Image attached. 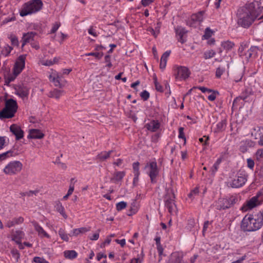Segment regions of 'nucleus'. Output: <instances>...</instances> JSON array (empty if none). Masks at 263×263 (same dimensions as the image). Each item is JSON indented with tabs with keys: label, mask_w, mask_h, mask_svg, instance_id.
Returning a JSON list of instances; mask_svg holds the SVG:
<instances>
[{
	"label": "nucleus",
	"mask_w": 263,
	"mask_h": 263,
	"mask_svg": "<svg viewBox=\"0 0 263 263\" xmlns=\"http://www.w3.org/2000/svg\"><path fill=\"white\" fill-rule=\"evenodd\" d=\"M263 12V6L259 1L246 4L237 10V24L245 28H248Z\"/></svg>",
	"instance_id": "nucleus-1"
},
{
	"label": "nucleus",
	"mask_w": 263,
	"mask_h": 263,
	"mask_svg": "<svg viewBox=\"0 0 263 263\" xmlns=\"http://www.w3.org/2000/svg\"><path fill=\"white\" fill-rule=\"evenodd\" d=\"M262 217L260 213L246 215L241 221V229L248 232L259 230L263 225Z\"/></svg>",
	"instance_id": "nucleus-2"
},
{
	"label": "nucleus",
	"mask_w": 263,
	"mask_h": 263,
	"mask_svg": "<svg viewBox=\"0 0 263 263\" xmlns=\"http://www.w3.org/2000/svg\"><path fill=\"white\" fill-rule=\"evenodd\" d=\"M26 55H21L16 60L13 69V73L5 77V85H9V83L13 81L16 77L22 72L25 67Z\"/></svg>",
	"instance_id": "nucleus-3"
},
{
	"label": "nucleus",
	"mask_w": 263,
	"mask_h": 263,
	"mask_svg": "<svg viewBox=\"0 0 263 263\" xmlns=\"http://www.w3.org/2000/svg\"><path fill=\"white\" fill-rule=\"evenodd\" d=\"M41 0H31L24 3L20 11L21 16L35 13L39 11L43 7Z\"/></svg>",
	"instance_id": "nucleus-4"
},
{
	"label": "nucleus",
	"mask_w": 263,
	"mask_h": 263,
	"mask_svg": "<svg viewBox=\"0 0 263 263\" xmlns=\"http://www.w3.org/2000/svg\"><path fill=\"white\" fill-rule=\"evenodd\" d=\"M18 106L17 102L13 99H9L6 101L5 107L0 111V118H11L14 116Z\"/></svg>",
	"instance_id": "nucleus-5"
},
{
	"label": "nucleus",
	"mask_w": 263,
	"mask_h": 263,
	"mask_svg": "<svg viewBox=\"0 0 263 263\" xmlns=\"http://www.w3.org/2000/svg\"><path fill=\"white\" fill-rule=\"evenodd\" d=\"M175 198V196L173 189H168L164 198L165 206L167 209L168 212L172 215L176 213L177 211L176 205L174 202Z\"/></svg>",
	"instance_id": "nucleus-6"
},
{
	"label": "nucleus",
	"mask_w": 263,
	"mask_h": 263,
	"mask_svg": "<svg viewBox=\"0 0 263 263\" xmlns=\"http://www.w3.org/2000/svg\"><path fill=\"white\" fill-rule=\"evenodd\" d=\"M22 167L23 164L20 161H11L4 168L3 172L7 175H15L21 171Z\"/></svg>",
	"instance_id": "nucleus-7"
},
{
	"label": "nucleus",
	"mask_w": 263,
	"mask_h": 263,
	"mask_svg": "<svg viewBox=\"0 0 263 263\" xmlns=\"http://www.w3.org/2000/svg\"><path fill=\"white\" fill-rule=\"evenodd\" d=\"M174 75L177 80H186L190 76L189 69L185 66L175 65L173 67Z\"/></svg>",
	"instance_id": "nucleus-8"
},
{
	"label": "nucleus",
	"mask_w": 263,
	"mask_h": 263,
	"mask_svg": "<svg viewBox=\"0 0 263 263\" xmlns=\"http://www.w3.org/2000/svg\"><path fill=\"white\" fill-rule=\"evenodd\" d=\"M148 169V175L151 178L152 183H156V178L159 175V170L157 162L156 161H152L147 163L144 167V169Z\"/></svg>",
	"instance_id": "nucleus-9"
},
{
	"label": "nucleus",
	"mask_w": 263,
	"mask_h": 263,
	"mask_svg": "<svg viewBox=\"0 0 263 263\" xmlns=\"http://www.w3.org/2000/svg\"><path fill=\"white\" fill-rule=\"evenodd\" d=\"M260 204L261 203L259 200L257 199L256 196H255L249 200L247 201L241 206L240 210L243 212H246L248 210H252Z\"/></svg>",
	"instance_id": "nucleus-10"
},
{
	"label": "nucleus",
	"mask_w": 263,
	"mask_h": 263,
	"mask_svg": "<svg viewBox=\"0 0 263 263\" xmlns=\"http://www.w3.org/2000/svg\"><path fill=\"white\" fill-rule=\"evenodd\" d=\"M204 13V11H200L197 13L193 14L190 18L187 21V25L191 27H196L197 23L202 22Z\"/></svg>",
	"instance_id": "nucleus-11"
},
{
	"label": "nucleus",
	"mask_w": 263,
	"mask_h": 263,
	"mask_svg": "<svg viewBox=\"0 0 263 263\" xmlns=\"http://www.w3.org/2000/svg\"><path fill=\"white\" fill-rule=\"evenodd\" d=\"M247 181V177L245 175L240 174L234 178L230 182L232 187L238 188L242 186Z\"/></svg>",
	"instance_id": "nucleus-12"
},
{
	"label": "nucleus",
	"mask_w": 263,
	"mask_h": 263,
	"mask_svg": "<svg viewBox=\"0 0 263 263\" xmlns=\"http://www.w3.org/2000/svg\"><path fill=\"white\" fill-rule=\"evenodd\" d=\"M175 32L176 36L178 37V41L180 42L181 44H183L186 41V35L187 30L181 26H177L175 28Z\"/></svg>",
	"instance_id": "nucleus-13"
},
{
	"label": "nucleus",
	"mask_w": 263,
	"mask_h": 263,
	"mask_svg": "<svg viewBox=\"0 0 263 263\" xmlns=\"http://www.w3.org/2000/svg\"><path fill=\"white\" fill-rule=\"evenodd\" d=\"M10 132L15 136V139L19 140L24 137V132L21 127L17 124H13L10 127Z\"/></svg>",
	"instance_id": "nucleus-14"
},
{
	"label": "nucleus",
	"mask_w": 263,
	"mask_h": 263,
	"mask_svg": "<svg viewBox=\"0 0 263 263\" xmlns=\"http://www.w3.org/2000/svg\"><path fill=\"white\" fill-rule=\"evenodd\" d=\"M183 256L182 252H173L170 256L168 263H187L183 260Z\"/></svg>",
	"instance_id": "nucleus-15"
},
{
	"label": "nucleus",
	"mask_w": 263,
	"mask_h": 263,
	"mask_svg": "<svg viewBox=\"0 0 263 263\" xmlns=\"http://www.w3.org/2000/svg\"><path fill=\"white\" fill-rule=\"evenodd\" d=\"M214 206L216 209L218 210H224L230 208V204L228 198H219L217 201L215 202Z\"/></svg>",
	"instance_id": "nucleus-16"
},
{
	"label": "nucleus",
	"mask_w": 263,
	"mask_h": 263,
	"mask_svg": "<svg viewBox=\"0 0 263 263\" xmlns=\"http://www.w3.org/2000/svg\"><path fill=\"white\" fill-rule=\"evenodd\" d=\"M49 79L52 81L55 86L62 88L65 86L66 81L63 79L62 76L57 74L56 76L50 75Z\"/></svg>",
	"instance_id": "nucleus-17"
},
{
	"label": "nucleus",
	"mask_w": 263,
	"mask_h": 263,
	"mask_svg": "<svg viewBox=\"0 0 263 263\" xmlns=\"http://www.w3.org/2000/svg\"><path fill=\"white\" fill-rule=\"evenodd\" d=\"M252 94V91L250 88L246 89L243 91L241 92L239 96L236 97L234 99L233 104H236L237 102L240 100H242L245 102L250 101V97Z\"/></svg>",
	"instance_id": "nucleus-18"
},
{
	"label": "nucleus",
	"mask_w": 263,
	"mask_h": 263,
	"mask_svg": "<svg viewBox=\"0 0 263 263\" xmlns=\"http://www.w3.org/2000/svg\"><path fill=\"white\" fill-rule=\"evenodd\" d=\"M37 33L35 32L31 31L23 34L22 42V47H24L27 43H31L34 41V37L36 35Z\"/></svg>",
	"instance_id": "nucleus-19"
},
{
	"label": "nucleus",
	"mask_w": 263,
	"mask_h": 263,
	"mask_svg": "<svg viewBox=\"0 0 263 263\" xmlns=\"http://www.w3.org/2000/svg\"><path fill=\"white\" fill-rule=\"evenodd\" d=\"M15 90L16 95L22 98L27 97L29 92V88L23 84L17 86Z\"/></svg>",
	"instance_id": "nucleus-20"
},
{
	"label": "nucleus",
	"mask_w": 263,
	"mask_h": 263,
	"mask_svg": "<svg viewBox=\"0 0 263 263\" xmlns=\"http://www.w3.org/2000/svg\"><path fill=\"white\" fill-rule=\"evenodd\" d=\"M25 236V233L21 230L11 231V240L15 242L22 241Z\"/></svg>",
	"instance_id": "nucleus-21"
},
{
	"label": "nucleus",
	"mask_w": 263,
	"mask_h": 263,
	"mask_svg": "<svg viewBox=\"0 0 263 263\" xmlns=\"http://www.w3.org/2000/svg\"><path fill=\"white\" fill-rule=\"evenodd\" d=\"M44 137V134L39 129H32L30 130L28 136V139H42Z\"/></svg>",
	"instance_id": "nucleus-22"
},
{
	"label": "nucleus",
	"mask_w": 263,
	"mask_h": 263,
	"mask_svg": "<svg viewBox=\"0 0 263 263\" xmlns=\"http://www.w3.org/2000/svg\"><path fill=\"white\" fill-rule=\"evenodd\" d=\"M32 223L34 227V229L35 230V231L36 232H37L38 235L40 237H45L47 238L50 237L49 234H48L44 231V230L43 229V228L42 227H41L37 222L33 221L32 222Z\"/></svg>",
	"instance_id": "nucleus-23"
},
{
	"label": "nucleus",
	"mask_w": 263,
	"mask_h": 263,
	"mask_svg": "<svg viewBox=\"0 0 263 263\" xmlns=\"http://www.w3.org/2000/svg\"><path fill=\"white\" fill-rule=\"evenodd\" d=\"M145 126L148 130L155 132L159 128L160 123L157 120H152L150 123L146 124Z\"/></svg>",
	"instance_id": "nucleus-24"
},
{
	"label": "nucleus",
	"mask_w": 263,
	"mask_h": 263,
	"mask_svg": "<svg viewBox=\"0 0 263 263\" xmlns=\"http://www.w3.org/2000/svg\"><path fill=\"white\" fill-rule=\"evenodd\" d=\"M114 152L113 150L109 151L108 152L103 151L99 153L97 156L96 159L99 160L100 161H104L108 159L110 155Z\"/></svg>",
	"instance_id": "nucleus-25"
},
{
	"label": "nucleus",
	"mask_w": 263,
	"mask_h": 263,
	"mask_svg": "<svg viewBox=\"0 0 263 263\" xmlns=\"http://www.w3.org/2000/svg\"><path fill=\"white\" fill-rule=\"evenodd\" d=\"M171 53V51H165L162 55L160 62V68L164 70L166 65V62L168 57Z\"/></svg>",
	"instance_id": "nucleus-26"
},
{
	"label": "nucleus",
	"mask_w": 263,
	"mask_h": 263,
	"mask_svg": "<svg viewBox=\"0 0 263 263\" xmlns=\"http://www.w3.org/2000/svg\"><path fill=\"white\" fill-rule=\"evenodd\" d=\"M221 46L227 52L231 51L235 46V44L230 41L222 42Z\"/></svg>",
	"instance_id": "nucleus-27"
},
{
	"label": "nucleus",
	"mask_w": 263,
	"mask_h": 263,
	"mask_svg": "<svg viewBox=\"0 0 263 263\" xmlns=\"http://www.w3.org/2000/svg\"><path fill=\"white\" fill-rule=\"evenodd\" d=\"M64 93V90L54 89L53 90L49 92L48 97L50 98H54L57 99H59Z\"/></svg>",
	"instance_id": "nucleus-28"
},
{
	"label": "nucleus",
	"mask_w": 263,
	"mask_h": 263,
	"mask_svg": "<svg viewBox=\"0 0 263 263\" xmlns=\"http://www.w3.org/2000/svg\"><path fill=\"white\" fill-rule=\"evenodd\" d=\"M227 125V121L226 120H222L216 124V127L214 129L215 133H219L223 131Z\"/></svg>",
	"instance_id": "nucleus-29"
},
{
	"label": "nucleus",
	"mask_w": 263,
	"mask_h": 263,
	"mask_svg": "<svg viewBox=\"0 0 263 263\" xmlns=\"http://www.w3.org/2000/svg\"><path fill=\"white\" fill-rule=\"evenodd\" d=\"M55 208L56 210L58 212H59L65 219L67 218V216L65 212L64 208L63 207L62 203L59 201H58L56 202V204L55 205Z\"/></svg>",
	"instance_id": "nucleus-30"
},
{
	"label": "nucleus",
	"mask_w": 263,
	"mask_h": 263,
	"mask_svg": "<svg viewBox=\"0 0 263 263\" xmlns=\"http://www.w3.org/2000/svg\"><path fill=\"white\" fill-rule=\"evenodd\" d=\"M64 255L65 258L73 259L77 257L78 253L74 250H66L64 252Z\"/></svg>",
	"instance_id": "nucleus-31"
},
{
	"label": "nucleus",
	"mask_w": 263,
	"mask_h": 263,
	"mask_svg": "<svg viewBox=\"0 0 263 263\" xmlns=\"http://www.w3.org/2000/svg\"><path fill=\"white\" fill-rule=\"evenodd\" d=\"M90 230V227H82L73 230L72 234L74 236H78L80 234H84Z\"/></svg>",
	"instance_id": "nucleus-32"
},
{
	"label": "nucleus",
	"mask_w": 263,
	"mask_h": 263,
	"mask_svg": "<svg viewBox=\"0 0 263 263\" xmlns=\"http://www.w3.org/2000/svg\"><path fill=\"white\" fill-rule=\"evenodd\" d=\"M12 49L13 48L12 47L9 45H6L2 49L1 54L5 57L8 56Z\"/></svg>",
	"instance_id": "nucleus-33"
},
{
	"label": "nucleus",
	"mask_w": 263,
	"mask_h": 263,
	"mask_svg": "<svg viewBox=\"0 0 263 263\" xmlns=\"http://www.w3.org/2000/svg\"><path fill=\"white\" fill-rule=\"evenodd\" d=\"M13 153V151L10 150L0 154V161L4 160L8 157L12 156Z\"/></svg>",
	"instance_id": "nucleus-34"
},
{
	"label": "nucleus",
	"mask_w": 263,
	"mask_h": 263,
	"mask_svg": "<svg viewBox=\"0 0 263 263\" xmlns=\"http://www.w3.org/2000/svg\"><path fill=\"white\" fill-rule=\"evenodd\" d=\"M125 174L124 172H116L114 174V179L117 181H120L123 178Z\"/></svg>",
	"instance_id": "nucleus-35"
},
{
	"label": "nucleus",
	"mask_w": 263,
	"mask_h": 263,
	"mask_svg": "<svg viewBox=\"0 0 263 263\" xmlns=\"http://www.w3.org/2000/svg\"><path fill=\"white\" fill-rule=\"evenodd\" d=\"M9 39L11 41L12 45L13 46H18L19 42L18 38L14 34H10L9 36Z\"/></svg>",
	"instance_id": "nucleus-36"
},
{
	"label": "nucleus",
	"mask_w": 263,
	"mask_h": 263,
	"mask_svg": "<svg viewBox=\"0 0 263 263\" xmlns=\"http://www.w3.org/2000/svg\"><path fill=\"white\" fill-rule=\"evenodd\" d=\"M59 235L61 239L64 241H68L69 240V237L67 234L65 233L64 230L62 229H60L59 230Z\"/></svg>",
	"instance_id": "nucleus-37"
},
{
	"label": "nucleus",
	"mask_w": 263,
	"mask_h": 263,
	"mask_svg": "<svg viewBox=\"0 0 263 263\" xmlns=\"http://www.w3.org/2000/svg\"><path fill=\"white\" fill-rule=\"evenodd\" d=\"M257 51V48L255 46H252L247 51L246 53L247 58H251L254 53H256Z\"/></svg>",
	"instance_id": "nucleus-38"
},
{
	"label": "nucleus",
	"mask_w": 263,
	"mask_h": 263,
	"mask_svg": "<svg viewBox=\"0 0 263 263\" xmlns=\"http://www.w3.org/2000/svg\"><path fill=\"white\" fill-rule=\"evenodd\" d=\"M86 56H93L97 59H101L103 55V52H89L86 53Z\"/></svg>",
	"instance_id": "nucleus-39"
},
{
	"label": "nucleus",
	"mask_w": 263,
	"mask_h": 263,
	"mask_svg": "<svg viewBox=\"0 0 263 263\" xmlns=\"http://www.w3.org/2000/svg\"><path fill=\"white\" fill-rule=\"evenodd\" d=\"M229 201V204H230V208L235 204L238 201V198L235 196H232L230 198H228Z\"/></svg>",
	"instance_id": "nucleus-40"
},
{
	"label": "nucleus",
	"mask_w": 263,
	"mask_h": 263,
	"mask_svg": "<svg viewBox=\"0 0 263 263\" xmlns=\"http://www.w3.org/2000/svg\"><path fill=\"white\" fill-rule=\"evenodd\" d=\"M126 202L124 201H121L116 204V209L117 211H121L126 207Z\"/></svg>",
	"instance_id": "nucleus-41"
},
{
	"label": "nucleus",
	"mask_w": 263,
	"mask_h": 263,
	"mask_svg": "<svg viewBox=\"0 0 263 263\" xmlns=\"http://www.w3.org/2000/svg\"><path fill=\"white\" fill-rule=\"evenodd\" d=\"M256 159L261 161L263 159V148L259 149L256 153Z\"/></svg>",
	"instance_id": "nucleus-42"
},
{
	"label": "nucleus",
	"mask_w": 263,
	"mask_h": 263,
	"mask_svg": "<svg viewBox=\"0 0 263 263\" xmlns=\"http://www.w3.org/2000/svg\"><path fill=\"white\" fill-rule=\"evenodd\" d=\"M139 165H140V163L138 162H134L133 164V168L134 174H140L139 167Z\"/></svg>",
	"instance_id": "nucleus-43"
},
{
	"label": "nucleus",
	"mask_w": 263,
	"mask_h": 263,
	"mask_svg": "<svg viewBox=\"0 0 263 263\" xmlns=\"http://www.w3.org/2000/svg\"><path fill=\"white\" fill-rule=\"evenodd\" d=\"M110 59L111 57L109 55H106L104 58L105 62L107 64L106 67H108V68H110L112 66Z\"/></svg>",
	"instance_id": "nucleus-44"
},
{
	"label": "nucleus",
	"mask_w": 263,
	"mask_h": 263,
	"mask_svg": "<svg viewBox=\"0 0 263 263\" xmlns=\"http://www.w3.org/2000/svg\"><path fill=\"white\" fill-rule=\"evenodd\" d=\"M154 83L155 85L156 89L159 92H162L163 91L162 86L157 82V78H154Z\"/></svg>",
	"instance_id": "nucleus-45"
},
{
	"label": "nucleus",
	"mask_w": 263,
	"mask_h": 263,
	"mask_svg": "<svg viewBox=\"0 0 263 263\" xmlns=\"http://www.w3.org/2000/svg\"><path fill=\"white\" fill-rule=\"evenodd\" d=\"M212 34L213 31L209 28H207L205 30L203 37L205 39H208L212 35Z\"/></svg>",
	"instance_id": "nucleus-46"
},
{
	"label": "nucleus",
	"mask_w": 263,
	"mask_h": 263,
	"mask_svg": "<svg viewBox=\"0 0 263 263\" xmlns=\"http://www.w3.org/2000/svg\"><path fill=\"white\" fill-rule=\"evenodd\" d=\"M61 26L60 22H55L53 24V26L52 27V29L50 31V33H54L59 29V28Z\"/></svg>",
	"instance_id": "nucleus-47"
},
{
	"label": "nucleus",
	"mask_w": 263,
	"mask_h": 263,
	"mask_svg": "<svg viewBox=\"0 0 263 263\" xmlns=\"http://www.w3.org/2000/svg\"><path fill=\"white\" fill-rule=\"evenodd\" d=\"M140 97L144 101H146L149 98V93L146 90H143L141 92Z\"/></svg>",
	"instance_id": "nucleus-48"
},
{
	"label": "nucleus",
	"mask_w": 263,
	"mask_h": 263,
	"mask_svg": "<svg viewBox=\"0 0 263 263\" xmlns=\"http://www.w3.org/2000/svg\"><path fill=\"white\" fill-rule=\"evenodd\" d=\"M224 71H225L224 68H221L220 67H218L216 69V77L218 78H220L221 75L223 73V72Z\"/></svg>",
	"instance_id": "nucleus-49"
},
{
	"label": "nucleus",
	"mask_w": 263,
	"mask_h": 263,
	"mask_svg": "<svg viewBox=\"0 0 263 263\" xmlns=\"http://www.w3.org/2000/svg\"><path fill=\"white\" fill-rule=\"evenodd\" d=\"M215 55V52L214 50H211L208 52H206L204 53V58L205 59H210V58H211L214 57Z\"/></svg>",
	"instance_id": "nucleus-50"
},
{
	"label": "nucleus",
	"mask_w": 263,
	"mask_h": 263,
	"mask_svg": "<svg viewBox=\"0 0 263 263\" xmlns=\"http://www.w3.org/2000/svg\"><path fill=\"white\" fill-rule=\"evenodd\" d=\"M256 196L260 203L263 202V187L257 192Z\"/></svg>",
	"instance_id": "nucleus-51"
},
{
	"label": "nucleus",
	"mask_w": 263,
	"mask_h": 263,
	"mask_svg": "<svg viewBox=\"0 0 263 263\" xmlns=\"http://www.w3.org/2000/svg\"><path fill=\"white\" fill-rule=\"evenodd\" d=\"M33 260L36 263H49L45 259L40 257H35Z\"/></svg>",
	"instance_id": "nucleus-52"
},
{
	"label": "nucleus",
	"mask_w": 263,
	"mask_h": 263,
	"mask_svg": "<svg viewBox=\"0 0 263 263\" xmlns=\"http://www.w3.org/2000/svg\"><path fill=\"white\" fill-rule=\"evenodd\" d=\"M247 47V46L246 44L242 43L240 44V46L238 49V53H239L240 56L243 55V51Z\"/></svg>",
	"instance_id": "nucleus-53"
},
{
	"label": "nucleus",
	"mask_w": 263,
	"mask_h": 263,
	"mask_svg": "<svg viewBox=\"0 0 263 263\" xmlns=\"http://www.w3.org/2000/svg\"><path fill=\"white\" fill-rule=\"evenodd\" d=\"M183 130H184L183 127H179L178 137L180 139H183L184 140V141H185L186 139H185V135H184V134L183 132Z\"/></svg>",
	"instance_id": "nucleus-54"
},
{
	"label": "nucleus",
	"mask_w": 263,
	"mask_h": 263,
	"mask_svg": "<svg viewBox=\"0 0 263 263\" xmlns=\"http://www.w3.org/2000/svg\"><path fill=\"white\" fill-rule=\"evenodd\" d=\"M13 220H14L15 225L22 223L24 220V218L21 216L19 217H15L13 218Z\"/></svg>",
	"instance_id": "nucleus-55"
},
{
	"label": "nucleus",
	"mask_w": 263,
	"mask_h": 263,
	"mask_svg": "<svg viewBox=\"0 0 263 263\" xmlns=\"http://www.w3.org/2000/svg\"><path fill=\"white\" fill-rule=\"evenodd\" d=\"M212 92L211 95L208 96V99L210 101H214L216 98V94H218L217 91H215L212 90Z\"/></svg>",
	"instance_id": "nucleus-56"
},
{
	"label": "nucleus",
	"mask_w": 263,
	"mask_h": 263,
	"mask_svg": "<svg viewBox=\"0 0 263 263\" xmlns=\"http://www.w3.org/2000/svg\"><path fill=\"white\" fill-rule=\"evenodd\" d=\"M247 166L250 169L253 170L254 166V161L253 159L251 158H249L247 160Z\"/></svg>",
	"instance_id": "nucleus-57"
},
{
	"label": "nucleus",
	"mask_w": 263,
	"mask_h": 263,
	"mask_svg": "<svg viewBox=\"0 0 263 263\" xmlns=\"http://www.w3.org/2000/svg\"><path fill=\"white\" fill-rule=\"evenodd\" d=\"M210 224H211V222L208 220L205 221L204 222L203 230H202V233H203V235H204V233L206 231V230H207L208 228H209V226H210Z\"/></svg>",
	"instance_id": "nucleus-58"
},
{
	"label": "nucleus",
	"mask_w": 263,
	"mask_h": 263,
	"mask_svg": "<svg viewBox=\"0 0 263 263\" xmlns=\"http://www.w3.org/2000/svg\"><path fill=\"white\" fill-rule=\"evenodd\" d=\"M226 155V153H221L220 157L217 160L215 163L219 165L222 160L224 159Z\"/></svg>",
	"instance_id": "nucleus-59"
},
{
	"label": "nucleus",
	"mask_w": 263,
	"mask_h": 263,
	"mask_svg": "<svg viewBox=\"0 0 263 263\" xmlns=\"http://www.w3.org/2000/svg\"><path fill=\"white\" fill-rule=\"evenodd\" d=\"M154 0H141V4L143 6L146 7L152 3Z\"/></svg>",
	"instance_id": "nucleus-60"
},
{
	"label": "nucleus",
	"mask_w": 263,
	"mask_h": 263,
	"mask_svg": "<svg viewBox=\"0 0 263 263\" xmlns=\"http://www.w3.org/2000/svg\"><path fill=\"white\" fill-rule=\"evenodd\" d=\"M209 140V137H206V136H204L203 138H200L199 139V141L201 143L204 142L203 145H205L208 144V141Z\"/></svg>",
	"instance_id": "nucleus-61"
},
{
	"label": "nucleus",
	"mask_w": 263,
	"mask_h": 263,
	"mask_svg": "<svg viewBox=\"0 0 263 263\" xmlns=\"http://www.w3.org/2000/svg\"><path fill=\"white\" fill-rule=\"evenodd\" d=\"M199 193V189L196 187L194 190H193L191 193L189 194V197H191L193 195H197Z\"/></svg>",
	"instance_id": "nucleus-62"
},
{
	"label": "nucleus",
	"mask_w": 263,
	"mask_h": 263,
	"mask_svg": "<svg viewBox=\"0 0 263 263\" xmlns=\"http://www.w3.org/2000/svg\"><path fill=\"white\" fill-rule=\"evenodd\" d=\"M219 167V165L215 163L211 168V171L212 174L215 175V173L217 171Z\"/></svg>",
	"instance_id": "nucleus-63"
},
{
	"label": "nucleus",
	"mask_w": 263,
	"mask_h": 263,
	"mask_svg": "<svg viewBox=\"0 0 263 263\" xmlns=\"http://www.w3.org/2000/svg\"><path fill=\"white\" fill-rule=\"evenodd\" d=\"M11 253L12 255L13 256L16 257L17 259H18V258H19V257H20V253H18V251L16 249H13L11 251Z\"/></svg>",
	"instance_id": "nucleus-64"
}]
</instances>
